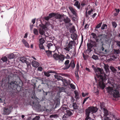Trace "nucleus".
I'll return each mask as SVG.
<instances>
[{"label":"nucleus","instance_id":"4468645a","mask_svg":"<svg viewBox=\"0 0 120 120\" xmlns=\"http://www.w3.org/2000/svg\"><path fill=\"white\" fill-rule=\"evenodd\" d=\"M68 108V107L67 105H62L60 107V110L62 112L65 113V112L67 111Z\"/></svg>","mask_w":120,"mask_h":120},{"label":"nucleus","instance_id":"5701e85b","mask_svg":"<svg viewBox=\"0 0 120 120\" xmlns=\"http://www.w3.org/2000/svg\"><path fill=\"white\" fill-rule=\"evenodd\" d=\"M70 67H71L73 69H74L75 66V64L74 63L73 60H71L69 64Z\"/></svg>","mask_w":120,"mask_h":120},{"label":"nucleus","instance_id":"864d4df0","mask_svg":"<svg viewBox=\"0 0 120 120\" xmlns=\"http://www.w3.org/2000/svg\"><path fill=\"white\" fill-rule=\"evenodd\" d=\"M70 86L71 88L73 89H75V86L73 83L70 84Z\"/></svg>","mask_w":120,"mask_h":120},{"label":"nucleus","instance_id":"e433bc0d","mask_svg":"<svg viewBox=\"0 0 120 120\" xmlns=\"http://www.w3.org/2000/svg\"><path fill=\"white\" fill-rule=\"evenodd\" d=\"M39 41L40 44H43L45 42V40L43 38H41L39 39Z\"/></svg>","mask_w":120,"mask_h":120},{"label":"nucleus","instance_id":"ddd939ff","mask_svg":"<svg viewBox=\"0 0 120 120\" xmlns=\"http://www.w3.org/2000/svg\"><path fill=\"white\" fill-rule=\"evenodd\" d=\"M33 103L34 104L33 105L35 109L39 110H41V105L39 104L38 102L36 103L35 104H34V102H33Z\"/></svg>","mask_w":120,"mask_h":120},{"label":"nucleus","instance_id":"f704fd0d","mask_svg":"<svg viewBox=\"0 0 120 120\" xmlns=\"http://www.w3.org/2000/svg\"><path fill=\"white\" fill-rule=\"evenodd\" d=\"M112 23L113 27L114 28H116L117 26V24L115 22H112Z\"/></svg>","mask_w":120,"mask_h":120},{"label":"nucleus","instance_id":"e2e57ef3","mask_svg":"<svg viewBox=\"0 0 120 120\" xmlns=\"http://www.w3.org/2000/svg\"><path fill=\"white\" fill-rule=\"evenodd\" d=\"M38 71H42V68L41 67H38Z\"/></svg>","mask_w":120,"mask_h":120},{"label":"nucleus","instance_id":"f3484780","mask_svg":"<svg viewBox=\"0 0 120 120\" xmlns=\"http://www.w3.org/2000/svg\"><path fill=\"white\" fill-rule=\"evenodd\" d=\"M45 51L48 57H52V53L54 52V51H53L52 50H51V51L49 50Z\"/></svg>","mask_w":120,"mask_h":120},{"label":"nucleus","instance_id":"8fccbe9b","mask_svg":"<svg viewBox=\"0 0 120 120\" xmlns=\"http://www.w3.org/2000/svg\"><path fill=\"white\" fill-rule=\"evenodd\" d=\"M92 58L95 60H97L98 59V56H97L95 55L94 54L93 55Z\"/></svg>","mask_w":120,"mask_h":120},{"label":"nucleus","instance_id":"338daca9","mask_svg":"<svg viewBox=\"0 0 120 120\" xmlns=\"http://www.w3.org/2000/svg\"><path fill=\"white\" fill-rule=\"evenodd\" d=\"M85 16L86 18H89V16L87 15V11H86L85 13Z\"/></svg>","mask_w":120,"mask_h":120},{"label":"nucleus","instance_id":"0e129e2a","mask_svg":"<svg viewBox=\"0 0 120 120\" xmlns=\"http://www.w3.org/2000/svg\"><path fill=\"white\" fill-rule=\"evenodd\" d=\"M116 44L117 45L120 47V41H117L116 42Z\"/></svg>","mask_w":120,"mask_h":120},{"label":"nucleus","instance_id":"72a5a7b5","mask_svg":"<svg viewBox=\"0 0 120 120\" xmlns=\"http://www.w3.org/2000/svg\"><path fill=\"white\" fill-rule=\"evenodd\" d=\"M109 68L113 72H115L116 71V69L113 67L111 66Z\"/></svg>","mask_w":120,"mask_h":120},{"label":"nucleus","instance_id":"de8ad7c7","mask_svg":"<svg viewBox=\"0 0 120 120\" xmlns=\"http://www.w3.org/2000/svg\"><path fill=\"white\" fill-rule=\"evenodd\" d=\"M79 65L78 63H77L76 65V70L75 71H79Z\"/></svg>","mask_w":120,"mask_h":120},{"label":"nucleus","instance_id":"7ed1b4c3","mask_svg":"<svg viewBox=\"0 0 120 120\" xmlns=\"http://www.w3.org/2000/svg\"><path fill=\"white\" fill-rule=\"evenodd\" d=\"M60 48V47L59 46L56 47V49L54 51L56 52V53L53 54V57L56 60L60 59V55H59Z\"/></svg>","mask_w":120,"mask_h":120},{"label":"nucleus","instance_id":"7c9ffc66","mask_svg":"<svg viewBox=\"0 0 120 120\" xmlns=\"http://www.w3.org/2000/svg\"><path fill=\"white\" fill-rule=\"evenodd\" d=\"M74 42H75L74 41H71L69 42V43L68 44V46L70 47H71L74 45Z\"/></svg>","mask_w":120,"mask_h":120},{"label":"nucleus","instance_id":"6e6552de","mask_svg":"<svg viewBox=\"0 0 120 120\" xmlns=\"http://www.w3.org/2000/svg\"><path fill=\"white\" fill-rule=\"evenodd\" d=\"M87 49L86 50V51L87 53L89 54L92 51V48L94 46L93 44L90 43H87Z\"/></svg>","mask_w":120,"mask_h":120},{"label":"nucleus","instance_id":"a18cd8bd","mask_svg":"<svg viewBox=\"0 0 120 120\" xmlns=\"http://www.w3.org/2000/svg\"><path fill=\"white\" fill-rule=\"evenodd\" d=\"M34 33L35 35H38V30L36 29H34L33 30Z\"/></svg>","mask_w":120,"mask_h":120},{"label":"nucleus","instance_id":"aec40b11","mask_svg":"<svg viewBox=\"0 0 120 120\" xmlns=\"http://www.w3.org/2000/svg\"><path fill=\"white\" fill-rule=\"evenodd\" d=\"M63 21L66 24L68 23L71 21L70 19L67 17L64 18L63 19Z\"/></svg>","mask_w":120,"mask_h":120},{"label":"nucleus","instance_id":"774afa93","mask_svg":"<svg viewBox=\"0 0 120 120\" xmlns=\"http://www.w3.org/2000/svg\"><path fill=\"white\" fill-rule=\"evenodd\" d=\"M97 15V14L96 13H94L92 16V17L93 18H94L96 15Z\"/></svg>","mask_w":120,"mask_h":120},{"label":"nucleus","instance_id":"9b49d317","mask_svg":"<svg viewBox=\"0 0 120 120\" xmlns=\"http://www.w3.org/2000/svg\"><path fill=\"white\" fill-rule=\"evenodd\" d=\"M53 43H52L50 42H49L47 43V47L49 50H52V49L53 48H56V47Z\"/></svg>","mask_w":120,"mask_h":120},{"label":"nucleus","instance_id":"4c0bfd02","mask_svg":"<svg viewBox=\"0 0 120 120\" xmlns=\"http://www.w3.org/2000/svg\"><path fill=\"white\" fill-rule=\"evenodd\" d=\"M78 72L79 71H75V76L77 77V79L78 80H79V77L78 74Z\"/></svg>","mask_w":120,"mask_h":120},{"label":"nucleus","instance_id":"052dcab7","mask_svg":"<svg viewBox=\"0 0 120 120\" xmlns=\"http://www.w3.org/2000/svg\"><path fill=\"white\" fill-rule=\"evenodd\" d=\"M70 48H71L70 47L68 46L67 47L65 48V49L66 50L68 51H69V50Z\"/></svg>","mask_w":120,"mask_h":120},{"label":"nucleus","instance_id":"ea45409f","mask_svg":"<svg viewBox=\"0 0 120 120\" xmlns=\"http://www.w3.org/2000/svg\"><path fill=\"white\" fill-rule=\"evenodd\" d=\"M14 57V54L12 53L8 55V57L9 58L11 59L13 58Z\"/></svg>","mask_w":120,"mask_h":120},{"label":"nucleus","instance_id":"412c9836","mask_svg":"<svg viewBox=\"0 0 120 120\" xmlns=\"http://www.w3.org/2000/svg\"><path fill=\"white\" fill-rule=\"evenodd\" d=\"M90 114L86 112L85 118L84 120H92L93 119L90 116Z\"/></svg>","mask_w":120,"mask_h":120},{"label":"nucleus","instance_id":"49530a36","mask_svg":"<svg viewBox=\"0 0 120 120\" xmlns=\"http://www.w3.org/2000/svg\"><path fill=\"white\" fill-rule=\"evenodd\" d=\"M82 55L83 57L84 60H86L88 58V56L87 55H85L83 53Z\"/></svg>","mask_w":120,"mask_h":120},{"label":"nucleus","instance_id":"cd10ccee","mask_svg":"<svg viewBox=\"0 0 120 120\" xmlns=\"http://www.w3.org/2000/svg\"><path fill=\"white\" fill-rule=\"evenodd\" d=\"M104 68L107 72H108L109 71V66L108 64H105L104 66Z\"/></svg>","mask_w":120,"mask_h":120},{"label":"nucleus","instance_id":"4d7b16f0","mask_svg":"<svg viewBox=\"0 0 120 120\" xmlns=\"http://www.w3.org/2000/svg\"><path fill=\"white\" fill-rule=\"evenodd\" d=\"M39 33L41 35H43L44 34V32L43 30L40 29L39 30Z\"/></svg>","mask_w":120,"mask_h":120},{"label":"nucleus","instance_id":"2eb2a0df","mask_svg":"<svg viewBox=\"0 0 120 120\" xmlns=\"http://www.w3.org/2000/svg\"><path fill=\"white\" fill-rule=\"evenodd\" d=\"M31 64L33 67L34 68H37L39 65V64L35 60H33L31 62Z\"/></svg>","mask_w":120,"mask_h":120},{"label":"nucleus","instance_id":"4be33fe9","mask_svg":"<svg viewBox=\"0 0 120 120\" xmlns=\"http://www.w3.org/2000/svg\"><path fill=\"white\" fill-rule=\"evenodd\" d=\"M69 8L73 14L75 15V17H76L77 16L76 13L73 8L71 7H70Z\"/></svg>","mask_w":120,"mask_h":120},{"label":"nucleus","instance_id":"a878e982","mask_svg":"<svg viewBox=\"0 0 120 120\" xmlns=\"http://www.w3.org/2000/svg\"><path fill=\"white\" fill-rule=\"evenodd\" d=\"M74 5L76 6L79 9L80 8V3H79L78 1H76L74 4Z\"/></svg>","mask_w":120,"mask_h":120},{"label":"nucleus","instance_id":"c85d7f7f","mask_svg":"<svg viewBox=\"0 0 120 120\" xmlns=\"http://www.w3.org/2000/svg\"><path fill=\"white\" fill-rule=\"evenodd\" d=\"M20 60L23 63H26L27 61V60L24 57H22L20 58Z\"/></svg>","mask_w":120,"mask_h":120},{"label":"nucleus","instance_id":"c756f323","mask_svg":"<svg viewBox=\"0 0 120 120\" xmlns=\"http://www.w3.org/2000/svg\"><path fill=\"white\" fill-rule=\"evenodd\" d=\"M103 110L104 113V115L105 116L108 115L109 114V113L107 110L105 108H103Z\"/></svg>","mask_w":120,"mask_h":120},{"label":"nucleus","instance_id":"79ce46f5","mask_svg":"<svg viewBox=\"0 0 120 120\" xmlns=\"http://www.w3.org/2000/svg\"><path fill=\"white\" fill-rule=\"evenodd\" d=\"M27 64V67L29 68H31V64L28 62L27 61L25 63Z\"/></svg>","mask_w":120,"mask_h":120},{"label":"nucleus","instance_id":"bf43d9fd","mask_svg":"<svg viewBox=\"0 0 120 120\" xmlns=\"http://www.w3.org/2000/svg\"><path fill=\"white\" fill-rule=\"evenodd\" d=\"M55 17L56 18L60 19V14H56V15H55Z\"/></svg>","mask_w":120,"mask_h":120},{"label":"nucleus","instance_id":"dca6fc26","mask_svg":"<svg viewBox=\"0 0 120 120\" xmlns=\"http://www.w3.org/2000/svg\"><path fill=\"white\" fill-rule=\"evenodd\" d=\"M44 74L45 76H47V77H49L50 75L49 74L50 73H55L56 72L54 71H53L52 70H49L47 72L44 71Z\"/></svg>","mask_w":120,"mask_h":120},{"label":"nucleus","instance_id":"393cba45","mask_svg":"<svg viewBox=\"0 0 120 120\" xmlns=\"http://www.w3.org/2000/svg\"><path fill=\"white\" fill-rule=\"evenodd\" d=\"M77 37V35L75 33L71 34V37L74 40H76Z\"/></svg>","mask_w":120,"mask_h":120},{"label":"nucleus","instance_id":"5fc2aeb1","mask_svg":"<svg viewBox=\"0 0 120 120\" xmlns=\"http://www.w3.org/2000/svg\"><path fill=\"white\" fill-rule=\"evenodd\" d=\"M54 77L55 78L57 79L60 80V76L57 75H54Z\"/></svg>","mask_w":120,"mask_h":120},{"label":"nucleus","instance_id":"6e6d98bb","mask_svg":"<svg viewBox=\"0 0 120 120\" xmlns=\"http://www.w3.org/2000/svg\"><path fill=\"white\" fill-rule=\"evenodd\" d=\"M39 26L41 27L44 30L45 29V26L44 25L42 24L41 23V24H39Z\"/></svg>","mask_w":120,"mask_h":120},{"label":"nucleus","instance_id":"58836bf2","mask_svg":"<svg viewBox=\"0 0 120 120\" xmlns=\"http://www.w3.org/2000/svg\"><path fill=\"white\" fill-rule=\"evenodd\" d=\"M91 35L93 36V38L94 39L96 38H98V36L96 35V34L93 33H91Z\"/></svg>","mask_w":120,"mask_h":120},{"label":"nucleus","instance_id":"2f4dec72","mask_svg":"<svg viewBox=\"0 0 120 120\" xmlns=\"http://www.w3.org/2000/svg\"><path fill=\"white\" fill-rule=\"evenodd\" d=\"M65 112H66L67 114V115H68L69 116H71L72 114L71 112L69 110H67Z\"/></svg>","mask_w":120,"mask_h":120},{"label":"nucleus","instance_id":"680f3d73","mask_svg":"<svg viewBox=\"0 0 120 120\" xmlns=\"http://www.w3.org/2000/svg\"><path fill=\"white\" fill-rule=\"evenodd\" d=\"M50 18L49 17V16H47V17H45L44 18V19L45 20H46L47 21H48L50 19Z\"/></svg>","mask_w":120,"mask_h":120},{"label":"nucleus","instance_id":"a211bd4d","mask_svg":"<svg viewBox=\"0 0 120 120\" xmlns=\"http://www.w3.org/2000/svg\"><path fill=\"white\" fill-rule=\"evenodd\" d=\"M114 88L113 87L109 86L106 88V90L108 92L109 94H112V92L114 90Z\"/></svg>","mask_w":120,"mask_h":120},{"label":"nucleus","instance_id":"0eeeda50","mask_svg":"<svg viewBox=\"0 0 120 120\" xmlns=\"http://www.w3.org/2000/svg\"><path fill=\"white\" fill-rule=\"evenodd\" d=\"M95 41H93L91 40H90L89 41V43L93 44L94 46L95 47H96L99 46V43L98 42L100 39L98 38H95Z\"/></svg>","mask_w":120,"mask_h":120},{"label":"nucleus","instance_id":"6ab92c4d","mask_svg":"<svg viewBox=\"0 0 120 120\" xmlns=\"http://www.w3.org/2000/svg\"><path fill=\"white\" fill-rule=\"evenodd\" d=\"M60 80H62L63 85L64 86H67L68 84V82L65 79H62V77L60 76Z\"/></svg>","mask_w":120,"mask_h":120},{"label":"nucleus","instance_id":"c9c22d12","mask_svg":"<svg viewBox=\"0 0 120 120\" xmlns=\"http://www.w3.org/2000/svg\"><path fill=\"white\" fill-rule=\"evenodd\" d=\"M56 15V13H51L49 14V16L50 18L53 17L54 16H55Z\"/></svg>","mask_w":120,"mask_h":120},{"label":"nucleus","instance_id":"f8f14e48","mask_svg":"<svg viewBox=\"0 0 120 120\" xmlns=\"http://www.w3.org/2000/svg\"><path fill=\"white\" fill-rule=\"evenodd\" d=\"M69 62L70 61L68 60H67L65 61L64 63L65 66L63 68V69L64 70H67L70 68L69 64H68Z\"/></svg>","mask_w":120,"mask_h":120},{"label":"nucleus","instance_id":"f257e3e1","mask_svg":"<svg viewBox=\"0 0 120 120\" xmlns=\"http://www.w3.org/2000/svg\"><path fill=\"white\" fill-rule=\"evenodd\" d=\"M94 71L96 74V76L94 78L96 82L98 80V86L101 88L104 89L105 84L109 83L108 80H107V75L103 72V70L99 68H95Z\"/></svg>","mask_w":120,"mask_h":120},{"label":"nucleus","instance_id":"473e14b6","mask_svg":"<svg viewBox=\"0 0 120 120\" xmlns=\"http://www.w3.org/2000/svg\"><path fill=\"white\" fill-rule=\"evenodd\" d=\"M68 117V115L66 114L65 113L63 116L62 119L63 120H67V118Z\"/></svg>","mask_w":120,"mask_h":120},{"label":"nucleus","instance_id":"a19ab883","mask_svg":"<svg viewBox=\"0 0 120 120\" xmlns=\"http://www.w3.org/2000/svg\"><path fill=\"white\" fill-rule=\"evenodd\" d=\"M1 60L4 62H6L8 60L6 56H4L2 58Z\"/></svg>","mask_w":120,"mask_h":120},{"label":"nucleus","instance_id":"39448f33","mask_svg":"<svg viewBox=\"0 0 120 120\" xmlns=\"http://www.w3.org/2000/svg\"><path fill=\"white\" fill-rule=\"evenodd\" d=\"M12 108L11 106L4 108H3V114L4 115H9L11 113Z\"/></svg>","mask_w":120,"mask_h":120},{"label":"nucleus","instance_id":"c03bdc74","mask_svg":"<svg viewBox=\"0 0 120 120\" xmlns=\"http://www.w3.org/2000/svg\"><path fill=\"white\" fill-rule=\"evenodd\" d=\"M39 47L41 49H44V51H45L44 47L43 46V44H40L39 45Z\"/></svg>","mask_w":120,"mask_h":120},{"label":"nucleus","instance_id":"603ef678","mask_svg":"<svg viewBox=\"0 0 120 120\" xmlns=\"http://www.w3.org/2000/svg\"><path fill=\"white\" fill-rule=\"evenodd\" d=\"M104 120H111L107 116H105L104 117Z\"/></svg>","mask_w":120,"mask_h":120},{"label":"nucleus","instance_id":"69168bd1","mask_svg":"<svg viewBox=\"0 0 120 120\" xmlns=\"http://www.w3.org/2000/svg\"><path fill=\"white\" fill-rule=\"evenodd\" d=\"M4 101V99L0 98V103H3Z\"/></svg>","mask_w":120,"mask_h":120},{"label":"nucleus","instance_id":"9d476101","mask_svg":"<svg viewBox=\"0 0 120 120\" xmlns=\"http://www.w3.org/2000/svg\"><path fill=\"white\" fill-rule=\"evenodd\" d=\"M98 37H100L99 41H100L101 44L103 43V41L105 39L107 38V36L104 34H101L98 35Z\"/></svg>","mask_w":120,"mask_h":120},{"label":"nucleus","instance_id":"09e8293b","mask_svg":"<svg viewBox=\"0 0 120 120\" xmlns=\"http://www.w3.org/2000/svg\"><path fill=\"white\" fill-rule=\"evenodd\" d=\"M102 23V22L99 23L95 27L96 29H98L101 27V25Z\"/></svg>","mask_w":120,"mask_h":120},{"label":"nucleus","instance_id":"3c124183","mask_svg":"<svg viewBox=\"0 0 120 120\" xmlns=\"http://www.w3.org/2000/svg\"><path fill=\"white\" fill-rule=\"evenodd\" d=\"M65 57L62 54H60V61H63Z\"/></svg>","mask_w":120,"mask_h":120},{"label":"nucleus","instance_id":"20e7f679","mask_svg":"<svg viewBox=\"0 0 120 120\" xmlns=\"http://www.w3.org/2000/svg\"><path fill=\"white\" fill-rule=\"evenodd\" d=\"M98 110V109L96 107L90 106L86 109L85 112L90 114V112L93 113H95Z\"/></svg>","mask_w":120,"mask_h":120},{"label":"nucleus","instance_id":"f03ea898","mask_svg":"<svg viewBox=\"0 0 120 120\" xmlns=\"http://www.w3.org/2000/svg\"><path fill=\"white\" fill-rule=\"evenodd\" d=\"M21 87L19 86L17 84L15 81H12L9 82H8V91L13 93L15 91L17 90L20 91L21 89Z\"/></svg>","mask_w":120,"mask_h":120},{"label":"nucleus","instance_id":"1a4fd4ad","mask_svg":"<svg viewBox=\"0 0 120 120\" xmlns=\"http://www.w3.org/2000/svg\"><path fill=\"white\" fill-rule=\"evenodd\" d=\"M113 54L112 57L115 59H116L119 56L118 54L120 53V50L119 49H113Z\"/></svg>","mask_w":120,"mask_h":120},{"label":"nucleus","instance_id":"b1692460","mask_svg":"<svg viewBox=\"0 0 120 120\" xmlns=\"http://www.w3.org/2000/svg\"><path fill=\"white\" fill-rule=\"evenodd\" d=\"M22 41L26 47H27L28 48H29V45L26 40L24 39H23L22 40Z\"/></svg>","mask_w":120,"mask_h":120},{"label":"nucleus","instance_id":"bb28decb","mask_svg":"<svg viewBox=\"0 0 120 120\" xmlns=\"http://www.w3.org/2000/svg\"><path fill=\"white\" fill-rule=\"evenodd\" d=\"M72 107L73 109L74 110H76L78 109L79 107L77 105L76 103H73L72 105Z\"/></svg>","mask_w":120,"mask_h":120},{"label":"nucleus","instance_id":"37998d69","mask_svg":"<svg viewBox=\"0 0 120 120\" xmlns=\"http://www.w3.org/2000/svg\"><path fill=\"white\" fill-rule=\"evenodd\" d=\"M107 25L106 24H104L102 25L101 28V29L103 30H104L107 28Z\"/></svg>","mask_w":120,"mask_h":120},{"label":"nucleus","instance_id":"423d86ee","mask_svg":"<svg viewBox=\"0 0 120 120\" xmlns=\"http://www.w3.org/2000/svg\"><path fill=\"white\" fill-rule=\"evenodd\" d=\"M119 88L117 87L116 88H114L111 94L112 95L114 98H117L119 97V93L118 91Z\"/></svg>","mask_w":120,"mask_h":120},{"label":"nucleus","instance_id":"13d9d810","mask_svg":"<svg viewBox=\"0 0 120 120\" xmlns=\"http://www.w3.org/2000/svg\"><path fill=\"white\" fill-rule=\"evenodd\" d=\"M40 118V117L39 116H36L35 118L33 119V120H38Z\"/></svg>","mask_w":120,"mask_h":120}]
</instances>
